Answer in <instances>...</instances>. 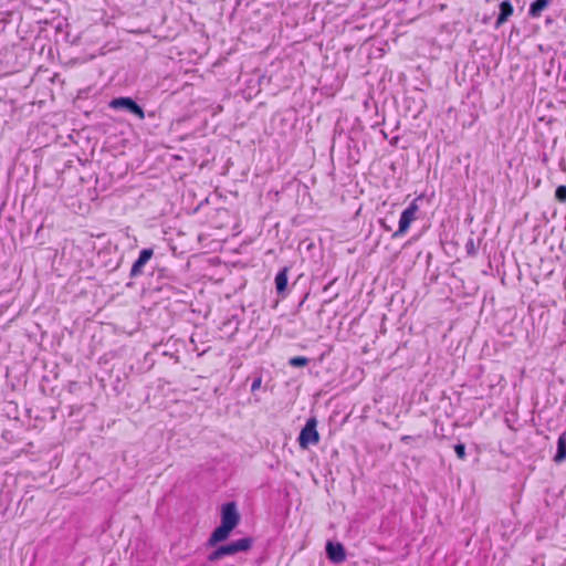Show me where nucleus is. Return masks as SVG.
<instances>
[{
  "label": "nucleus",
  "instance_id": "1",
  "mask_svg": "<svg viewBox=\"0 0 566 566\" xmlns=\"http://www.w3.org/2000/svg\"><path fill=\"white\" fill-rule=\"evenodd\" d=\"M252 545L253 539L251 537H243L232 541L228 544L216 547V549L208 555L207 560L214 563L227 556H233L240 552H248L251 549Z\"/></svg>",
  "mask_w": 566,
  "mask_h": 566
},
{
  "label": "nucleus",
  "instance_id": "2",
  "mask_svg": "<svg viewBox=\"0 0 566 566\" xmlns=\"http://www.w3.org/2000/svg\"><path fill=\"white\" fill-rule=\"evenodd\" d=\"M417 201V199L412 200V202L401 212L399 226L392 233V239L403 237L408 232L411 223L418 219L419 206Z\"/></svg>",
  "mask_w": 566,
  "mask_h": 566
},
{
  "label": "nucleus",
  "instance_id": "3",
  "mask_svg": "<svg viewBox=\"0 0 566 566\" xmlns=\"http://www.w3.org/2000/svg\"><path fill=\"white\" fill-rule=\"evenodd\" d=\"M298 446L301 449L306 450L311 446H315L319 442V433L317 431V420L312 417L307 419L305 426L302 428L298 436Z\"/></svg>",
  "mask_w": 566,
  "mask_h": 566
},
{
  "label": "nucleus",
  "instance_id": "4",
  "mask_svg": "<svg viewBox=\"0 0 566 566\" xmlns=\"http://www.w3.org/2000/svg\"><path fill=\"white\" fill-rule=\"evenodd\" d=\"M240 522V514L238 513L234 502H229L221 507V524L234 530Z\"/></svg>",
  "mask_w": 566,
  "mask_h": 566
},
{
  "label": "nucleus",
  "instance_id": "5",
  "mask_svg": "<svg viewBox=\"0 0 566 566\" xmlns=\"http://www.w3.org/2000/svg\"><path fill=\"white\" fill-rule=\"evenodd\" d=\"M109 106L112 108H114V109L126 108L127 111H129L130 113L136 115L139 119H144L145 118L144 109L134 99H132L130 97L114 98L109 103Z\"/></svg>",
  "mask_w": 566,
  "mask_h": 566
},
{
  "label": "nucleus",
  "instance_id": "6",
  "mask_svg": "<svg viewBox=\"0 0 566 566\" xmlns=\"http://www.w3.org/2000/svg\"><path fill=\"white\" fill-rule=\"evenodd\" d=\"M327 558L334 564H342L346 560V551L342 543L328 541L325 546Z\"/></svg>",
  "mask_w": 566,
  "mask_h": 566
},
{
  "label": "nucleus",
  "instance_id": "7",
  "mask_svg": "<svg viewBox=\"0 0 566 566\" xmlns=\"http://www.w3.org/2000/svg\"><path fill=\"white\" fill-rule=\"evenodd\" d=\"M153 255H154L153 249L142 250L137 260L132 265L130 276L136 277V276L140 275L143 273V268L153 258Z\"/></svg>",
  "mask_w": 566,
  "mask_h": 566
},
{
  "label": "nucleus",
  "instance_id": "8",
  "mask_svg": "<svg viewBox=\"0 0 566 566\" xmlns=\"http://www.w3.org/2000/svg\"><path fill=\"white\" fill-rule=\"evenodd\" d=\"M232 531V528L223 524H220L217 528L213 530V532L209 536L207 545L210 547H216L219 543L228 539Z\"/></svg>",
  "mask_w": 566,
  "mask_h": 566
},
{
  "label": "nucleus",
  "instance_id": "9",
  "mask_svg": "<svg viewBox=\"0 0 566 566\" xmlns=\"http://www.w3.org/2000/svg\"><path fill=\"white\" fill-rule=\"evenodd\" d=\"M500 13L496 18V21H495V28H500L502 27L504 23H506L509 21V19L513 15L514 13V8L511 3L510 0H503L500 6Z\"/></svg>",
  "mask_w": 566,
  "mask_h": 566
},
{
  "label": "nucleus",
  "instance_id": "10",
  "mask_svg": "<svg viewBox=\"0 0 566 566\" xmlns=\"http://www.w3.org/2000/svg\"><path fill=\"white\" fill-rule=\"evenodd\" d=\"M289 268H283L275 276V289L279 294H283L287 287Z\"/></svg>",
  "mask_w": 566,
  "mask_h": 566
},
{
  "label": "nucleus",
  "instance_id": "11",
  "mask_svg": "<svg viewBox=\"0 0 566 566\" xmlns=\"http://www.w3.org/2000/svg\"><path fill=\"white\" fill-rule=\"evenodd\" d=\"M551 0H535L531 3L528 15L533 19L539 18L542 12L549 6Z\"/></svg>",
  "mask_w": 566,
  "mask_h": 566
},
{
  "label": "nucleus",
  "instance_id": "12",
  "mask_svg": "<svg viewBox=\"0 0 566 566\" xmlns=\"http://www.w3.org/2000/svg\"><path fill=\"white\" fill-rule=\"evenodd\" d=\"M566 460V433L563 432L557 439V452L554 457L556 463H560Z\"/></svg>",
  "mask_w": 566,
  "mask_h": 566
},
{
  "label": "nucleus",
  "instance_id": "13",
  "mask_svg": "<svg viewBox=\"0 0 566 566\" xmlns=\"http://www.w3.org/2000/svg\"><path fill=\"white\" fill-rule=\"evenodd\" d=\"M308 364V358L305 356H295L290 358L289 365L292 367H305Z\"/></svg>",
  "mask_w": 566,
  "mask_h": 566
},
{
  "label": "nucleus",
  "instance_id": "14",
  "mask_svg": "<svg viewBox=\"0 0 566 566\" xmlns=\"http://www.w3.org/2000/svg\"><path fill=\"white\" fill-rule=\"evenodd\" d=\"M555 198L558 202H566V186H558L555 190Z\"/></svg>",
  "mask_w": 566,
  "mask_h": 566
},
{
  "label": "nucleus",
  "instance_id": "15",
  "mask_svg": "<svg viewBox=\"0 0 566 566\" xmlns=\"http://www.w3.org/2000/svg\"><path fill=\"white\" fill-rule=\"evenodd\" d=\"M454 451H455V454L457 457L460 459V460H464L467 458V453H465V446L464 443H458L454 446Z\"/></svg>",
  "mask_w": 566,
  "mask_h": 566
},
{
  "label": "nucleus",
  "instance_id": "16",
  "mask_svg": "<svg viewBox=\"0 0 566 566\" xmlns=\"http://www.w3.org/2000/svg\"><path fill=\"white\" fill-rule=\"evenodd\" d=\"M261 384H262V378L258 377L256 379L253 380V382L251 385V390L252 391L258 390L261 387Z\"/></svg>",
  "mask_w": 566,
  "mask_h": 566
},
{
  "label": "nucleus",
  "instance_id": "17",
  "mask_svg": "<svg viewBox=\"0 0 566 566\" xmlns=\"http://www.w3.org/2000/svg\"><path fill=\"white\" fill-rule=\"evenodd\" d=\"M411 439H412V437H411V436H407V434H406V436H402V437L400 438V440H401L402 442H409Z\"/></svg>",
  "mask_w": 566,
  "mask_h": 566
}]
</instances>
